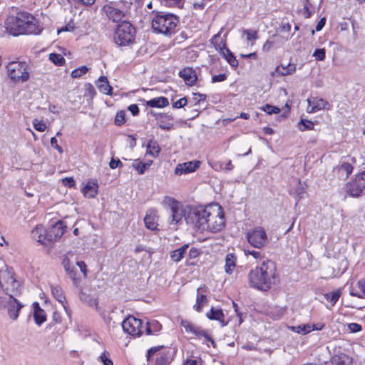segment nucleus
<instances>
[{"mask_svg":"<svg viewBox=\"0 0 365 365\" xmlns=\"http://www.w3.org/2000/svg\"><path fill=\"white\" fill-rule=\"evenodd\" d=\"M186 223L200 231H221L225 226L224 212L218 204L197 206L189 209Z\"/></svg>","mask_w":365,"mask_h":365,"instance_id":"1","label":"nucleus"},{"mask_svg":"<svg viewBox=\"0 0 365 365\" xmlns=\"http://www.w3.org/2000/svg\"><path fill=\"white\" fill-rule=\"evenodd\" d=\"M5 28L14 36L23 34L38 35L43 30L39 21L28 12H19L16 16H9L5 21Z\"/></svg>","mask_w":365,"mask_h":365,"instance_id":"2","label":"nucleus"},{"mask_svg":"<svg viewBox=\"0 0 365 365\" xmlns=\"http://www.w3.org/2000/svg\"><path fill=\"white\" fill-rule=\"evenodd\" d=\"M248 278L252 287L262 291L270 289L278 279L274 262L268 259L264 261L260 266L250 271Z\"/></svg>","mask_w":365,"mask_h":365,"instance_id":"3","label":"nucleus"},{"mask_svg":"<svg viewBox=\"0 0 365 365\" xmlns=\"http://www.w3.org/2000/svg\"><path fill=\"white\" fill-rule=\"evenodd\" d=\"M179 24V18L172 14L158 13L152 21V28L155 33L166 36L175 34Z\"/></svg>","mask_w":365,"mask_h":365,"instance_id":"4","label":"nucleus"},{"mask_svg":"<svg viewBox=\"0 0 365 365\" xmlns=\"http://www.w3.org/2000/svg\"><path fill=\"white\" fill-rule=\"evenodd\" d=\"M163 204L170 212L169 219L171 218L170 224L177 225L181 223L183 219L186 222L187 215L189 214V209L192 208V207H184L180 202L170 197H165Z\"/></svg>","mask_w":365,"mask_h":365,"instance_id":"5","label":"nucleus"},{"mask_svg":"<svg viewBox=\"0 0 365 365\" xmlns=\"http://www.w3.org/2000/svg\"><path fill=\"white\" fill-rule=\"evenodd\" d=\"M135 29L133 25L126 21H122L117 26L114 33V41L120 46H125L134 41Z\"/></svg>","mask_w":365,"mask_h":365,"instance_id":"6","label":"nucleus"},{"mask_svg":"<svg viewBox=\"0 0 365 365\" xmlns=\"http://www.w3.org/2000/svg\"><path fill=\"white\" fill-rule=\"evenodd\" d=\"M249 244L255 248L262 250L269 244V239L265 230L260 226L256 227L246 234Z\"/></svg>","mask_w":365,"mask_h":365,"instance_id":"7","label":"nucleus"},{"mask_svg":"<svg viewBox=\"0 0 365 365\" xmlns=\"http://www.w3.org/2000/svg\"><path fill=\"white\" fill-rule=\"evenodd\" d=\"M6 68L9 78L15 82H25L29 78V74L25 68V63L10 62Z\"/></svg>","mask_w":365,"mask_h":365,"instance_id":"8","label":"nucleus"},{"mask_svg":"<svg viewBox=\"0 0 365 365\" xmlns=\"http://www.w3.org/2000/svg\"><path fill=\"white\" fill-rule=\"evenodd\" d=\"M122 327L125 333L133 336H140L145 332L143 321L133 316H128L122 322Z\"/></svg>","mask_w":365,"mask_h":365,"instance_id":"9","label":"nucleus"},{"mask_svg":"<svg viewBox=\"0 0 365 365\" xmlns=\"http://www.w3.org/2000/svg\"><path fill=\"white\" fill-rule=\"evenodd\" d=\"M66 228V226L62 220H58L53 224L47 232L48 242H51L60 239L65 233Z\"/></svg>","mask_w":365,"mask_h":365,"instance_id":"10","label":"nucleus"},{"mask_svg":"<svg viewBox=\"0 0 365 365\" xmlns=\"http://www.w3.org/2000/svg\"><path fill=\"white\" fill-rule=\"evenodd\" d=\"M61 264L66 274L72 279L73 284L78 286L81 282V279L77 277L78 270L76 267L77 266L76 262H71L68 257H65Z\"/></svg>","mask_w":365,"mask_h":365,"instance_id":"11","label":"nucleus"},{"mask_svg":"<svg viewBox=\"0 0 365 365\" xmlns=\"http://www.w3.org/2000/svg\"><path fill=\"white\" fill-rule=\"evenodd\" d=\"M200 166V161L192 160L178 164L175 168V174L181 175L195 171Z\"/></svg>","mask_w":365,"mask_h":365,"instance_id":"12","label":"nucleus"},{"mask_svg":"<svg viewBox=\"0 0 365 365\" xmlns=\"http://www.w3.org/2000/svg\"><path fill=\"white\" fill-rule=\"evenodd\" d=\"M108 18L113 22H118L125 16V13L113 5H105L103 8Z\"/></svg>","mask_w":365,"mask_h":365,"instance_id":"13","label":"nucleus"},{"mask_svg":"<svg viewBox=\"0 0 365 365\" xmlns=\"http://www.w3.org/2000/svg\"><path fill=\"white\" fill-rule=\"evenodd\" d=\"M353 168L351 163L341 161L338 165L334 168L333 172L338 173L339 179L346 180L352 173Z\"/></svg>","mask_w":365,"mask_h":365,"instance_id":"14","label":"nucleus"},{"mask_svg":"<svg viewBox=\"0 0 365 365\" xmlns=\"http://www.w3.org/2000/svg\"><path fill=\"white\" fill-rule=\"evenodd\" d=\"M181 77L186 85L192 86L195 84L197 77L195 71L190 67H185L179 72Z\"/></svg>","mask_w":365,"mask_h":365,"instance_id":"15","label":"nucleus"},{"mask_svg":"<svg viewBox=\"0 0 365 365\" xmlns=\"http://www.w3.org/2000/svg\"><path fill=\"white\" fill-rule=\"evenodd\" d=\"M307 103L309 106L312 105L310 110H308L309 113H314L322 109H329V103L324 98L319 97H313L311 99H307Z\"/></svg>","mask_w":365,"mask_h":365,"instance_id":"16","label":"nucleus"},{"mask_svg":"<svg viewBox=\"0 0 365 365\" xmlns=\"http://www.w3.org/2000/svg\"><path fill=\"white\" fill-rule=\"evenodd\" d=\"M207 292L205 286L200 287L197 289L196 303L193 306V309L198 312L202 311V307L206 305L208 302L207 296L204 292Z\"/></svg>","mask_w":365,"mask_h":365,"instance_id":"17","label":"nucleus"},{"mask_svg":"<svg viewBox=\"0 0 365 365\" xmlns=\"http://www.w3.org/2000/svg\"><path fill=\"white\" fill-rule=\"evenodd\" d=\"M48 230L41 225H37L31 232V237L34 240L42 245H46L48 242L47 237Z\"/></svg>","mask_w":365,"mask_h":365,"instance_id":"18","label":"nucleus"},{"mask_svg":"<svg viewBox=\"0 0 365 365\" xmlns=\"http://www.w3.org/2000/svg\"><path fill=\"white\" fill-rule=\"evenodd\" d=\"M10 303L6 307H8V314L9 317L16 320L19 317V312L23 307L14 297L13 295H10Z\"/></svg>","mask_w":365,"mask_h":365,"instance_id":"19","label":"nucleus"},{"mask_svg":"<svg viewBox=\"0 0 365 365\" xmlns=\"http://www.w3.org/2000/svg\"><path fill=\"white\" fill-rule=\"evenodd\" d=\"M364 188L361 187V184L355 178L354 180L351 182H348L346 185V192L348 195L352 196V197H359L361 195V193L362 192Z\"/></svg>","mask_w":365,"mask_h":365,"instance_id":"20","label":"nucleus"},{"mask_svg":"<svg viewBox=\"0 0 365 365\" xmlns=\"http://www.w3.org/2000/svg\"><path fill=\"white\" fill-rule=\"evenodd\" d=\"M296 71V65L294 63H289L287 66H277L273 72H272V76H274L275 75L278 76H287L292 75Z\"/></svg>","mask_w":365,"mask_h":365,"instance_id":"21","label":"nucleus"},{"mask_svg":"<svg viewBox=\"0 0 365 365\" xmlns=\"http://www.w3.org/2000/svg\"><path fill=\"white\" fill-rule=\"evenodd\" d=\"M206 316L209 319L219 321L222 327L227 325V323L224 320L225 315L221 309H215L212 307L210 312L207 313Z\"/></svg>","mask_w":365,"mask_h":365,"instance_id":"22","label":"nucleus"},{"mask_svg":"<svg viewBox=\"0 0 365 365\" xmlns=\"http://www.w3.org/2000/svg\"><path fill=\"white\" fill-rule=\"evenodd\" d=\"M96 84L100 92L106 95H111L113 88L110 86L108 78L106 76H100L96 82Z\"/></svg>","mask_w":365,"mask_h":365,"instance_id":"23","label":"nucleus"},{"mask_svg":"<svg viewBox=\"0 0 365 365\" xmlns=\"http://www.w3.org/2000/svg\"><path fill=\"white\" fill-rule=\"evenodd\" d=\"M98 184L95 182H88L83 188L82 192L85 197L94 198L98 195Z\"/></svg>","mask_w":365,"mask_h":365,"instance_id":"24","label":"nucleus"},{"mask_svg":"<svg viewBox=\"0 0 365 365\" xmlns=\"http://www.w3.org/2000/svg\"><path fill=\"white\" fill-rule=\"evenodd\" d=\"M159 128L164 130H170L173 128V117L166 114H161L158 118Z\"/></svg>","mask_w":365,"mask_h":365,"instance_id":"25","label":"nucleus"},{"mask_svg":"<svg viewBox=\"0 0 365 365\" xmlns=\"http://www.w3.org/2000/svg\"><path fill=\"white\" fill-rule=\"evenodd\" d=\"M161 151L158 143L153 140H150L146 145V153L153 158H157Z\"/></svg>","mask_w":365,"mask_h":365,"instance_id":"26","label":"nucleus"},{"mask_svg":"<svg viewBox=\"0 0 365 365\" xmlns=\"http://www.w3.org/2000/svg\"><path fill=\"white\" fill-rule=\"evenodd\" d=\"M34 317L35 322L38 325L42 324L46 319V315L43 309H42L38 303L36 302L34 304Z\"/></svg>","mask_w":365,"mask_h":365,"instance_id":"27","label":"nucleus"},{"mask_svg":"<svg viewBox=\"0 0 365 365\" xmlns=\"http://www.w3.org/2000/svg\"><path fill=\"white\" fill-rule=\"evenodd\" d=\"M168 99L165 97L160 96L158 98H152L147 101L146 105L152 108H164L168 106Z\"/></svg>","mask_w":365,"mask_h":365,"instance_id":"28","label":"nucleus"},{"mask_svg":"<svg viewBox=\"0 0 365 365\" xmlns=\"http://www.w3.org/2000/svg\"><path fill=\"white\" fill-rule=\"evenodd\" d=\"M144 222L145 227L150 230H155L157 229V216L155 212H150L147 213L145 218Z\"/></svg>","mask_w":365,"mask_h":365,"instance_id":"29","label":"nucleus"},{"mask_svg":"<svg viewBox=\"0 0 365 365\" xmlns=\"http://www.w3.org/2000/svg\"><path fill=\"white\" fill-rule=\"evenodd\" d=\"M172 359L170 351H163L156 354L155 365H168L171 363Z\"/></svg>","mask_w":365,"mask_h":365,"instance_id":"30","label":"nucleus"},{"mask_svg":"<svg viewBox=\"0 0 365 365\" xmlns=\"http://www.w3.org/2000/svg\"><path fill=\"white\" fill-rule=\"evenodd\" d=\"M236 257L233 253H229L225 257V270L227 274H231L235 267Z\"/></svg>","mask_w":365,"mask_h":365,"instance_id":"31","label":"nucleus"},{"mask_svg":"<svg viewBox=\"0 0 365 365\" xmlns=\"http://www.w3.org/2000/svg\"><path fill=\"white\" fill-rule=\"evenodd\" d=\"M189 245L187 244H185L180 247V248L171 252L170 258L172 259V260L176 262L180 261L182 259Z\"/></svg>","mask_w":365,"mask_h":365,"instance_id":"32","label":"nucleus"},{"mask_svg":"<svg viewBox=\"0 0 365 365\" xmlns=\"http://www.w3.org/2000/svg\"><path fill=\"white\" fill-rule=\"evenodd\" d=\"M51 289L54 298L64 306V303L66 302V297L61 287L56 285L51 286Z\"/></svg>","mask_w":365,"mask_h":365,"instance_id":"33","label":"nucleus"},{"mask_svg":"<svg viewBox=\"0 0 365 365\" xmlns=\"http://www.w3.org/2000/svg\"><path fill=\"white\" fill-rule=\"evenodd\" d=\"M160 329L161 324L155 320L147 322L145 324V332L148 335L158 331Z\"/></svg>","mask_w":365,"mask_h":365,"instance_id":"34","label":"nucleus"},{"mask_svg":"<svg viewBox=\"0 0 365 365\" xmlns=\"http://www.w3.org/2000/svg\"><path fill=\"white\" fill-rule=\"evenodd\" d=\"M351 359L346 354L334 355L331 358V364L333 365H349Z\"/></svg>","mask_w":365,"mask_h":365,"instance_id":"35","label":"nucleus"},{"mask_svg":"<svg viewBox=\"0 0 365 365\" xmlns=\"http://www.w3.org/2000/svg\"><path fill=\"white\" fill-rule=\"evenodd\" d=\"M290 329L292 331L302 335L309 334L312 331L311 324H309L291 327Z\"/></svg>","mask_w":365,"mask_h":365,"instance_id":"36","label":"nucleus"},{"mask_svg":"<svg viewBox=\"0 0 365 365\" xmlns=\"http://www.w3.org/2000/svg\"><path fill=\"white\" fill-rule=\"evenodd\" d=\"M324 298L331 304V306L333 307L335 305L339 298L341 296V292L339 290H336L329 293H327L324 295Z\"/></svg>","mask_w":365,"mask_h":365,"instance_id":"37","label":"nucleus"},{"mask_svg":"<svg viewBox=\"0 0 365 365\" xmlns=\"http://www.w3.org/2000/svg\"><path fill=\"white\" fill-rule=\"evenodd\" d=\"M150 163H143L138 160H135L132 164V167L138 171V173L142 175L150 167Z\"/></svg>","mask_w":365,"mask_h":365,"instance_id":"38","label":"nucleus"},{"mask_svg":"<svg viewBox=\"0 0 365 365\" xmlns=\"http://www.w3.org/2000/svg\"><path fill=\"white\" fill-rule=\"evenodd\" d=\"M305 192V187L303 186L301 181H299L293 195L294 197L296 198L297 201L298 202L304 197Z\"/></svg>","mask_w":365,"mask_h":365,"instance_id":"39","label":"nucleus"},{"mask_svg":"<svg viewBox=\"0 0 365 365\" xmlns=\"http://www.w3.org/2000/svg\"><path fill=\"white\" fill-rule=\"evenodd\" d=\"M49 60L56 66H62L65 63L63 56L56 53L49 54Z\"/></svg>","mask_w":365,"mask_h":365,"instance_id":"40","label":"nucleus"},{"mask_svg":"<svg viewBox=\"0 0 365 365\" xmlns=\"http://www.w3.org/2000/svg\"><path fill=\"white\" fill-rule=\"evenodd\" d=\"M299 129L302 131L314 129V123L309 120L302 119L299 123Z\"/></svg>","mask_w":365,"mask_h":365,"instance_id":"41","label":"nucleus"},{"mask_svg":"<svg viewBox=\"0 0 365 365\" xmlns=\"http://www.w3.org/2000/svg\"><path fill=\"white\" fill-rule=\"evenodd\" d=\"M194 335L197 336L198 338L204 337L208 341H210L212 344H215L213 339L207 334L206 331L203 330L200 327L197 328L196 331L194 333Z\"/></svg>","mask_w":365,"mask_h":365,"instance_id":"42","label":"nucleus"},{"mask_svg":"<svg viewBox=\"0 0 365 365\" xmlns=\"http://www.w3.org/2000/svg\"><path fill=\"white\" fill-rule=\"evenodd\" d=\"M260 109L267 113L268 115H272L273 113L277 114L280 112L279 108L269 104H265L264 106H262Z\"/></svg>","mask_w":365,"mask_h":365,"instance_id":"43","label":"nucleus"},{"mask_svg":"<svg viewBox=\"0 0 365 365\" xmlns=\"http://www.w3.org/2000/svg\"><path fill=\"white\" fill-rule=\"evenodd\" d=\"M88 71V68L86 66H82L78 68L74 69L71 73V76L73 78H80L86 74Z\"/></svg>","mask_w":365,"mask_h":365,"instance_id":"44","label":"nucleus"},{"mask_svg":"<svg viewBox=\"0 0 365 365\" xmlns=\"http://www.w3.org/2000/svg\"><path fill=\"white\" fill-rule=\"evenodd\" d=\"M125 123V112L124 110H120L117 112L115 118V124L118 126H120Z\"/></svg>","mask_w":365,"mask_h":365,"instance_id":"45","label":"nucleus"},{"mask_svg":"<svg viewBox=\"0 0 365 365\" xmlns=\"http://www.w3.org/2000/svg\"><path fill=\"white\" fill-rule=\"evenodd\" d=\"M96 94V90L93 86L90 83H86L84 96L93 98Z\"/></svg>","mask_w":365,"mask_h":365,"instance_id":"46","label":"nucleus"},{"mask_svg":"<svg viewBox=\"0 0 365 365\" xmlns=\"http://www.w3.org/2000/svg\"><path fill=\"white\" fill-rule=\"evenodd\" d=\"M181 324L185 328V329L187 332H190L193 334H194L195 331H196L197 328L198 327L195 326L190 322L187 321V320H182L181 322Z\"/></svg>","mask_w":365,"mask_h":365,"instance_id":"47","label":"nucleus"},{"mask_svg":"<svg viewBox=\"0 0 365 365\" xmlns=\"http://www.w3.org/2000/svg\"><path fill=\"white\" fill-rule=\"evenodd\" d=\"M313 56L317 61H324L326 56V51L324 48H317L314 51Z\"/></svg>","mask_w":365,"mask_h":365,"instance_id":"48","label":"nucleus"},{"mask_svg":"<svg viewBox=\"0 0 365 365\" xmlns=\"http://www.w3.org/2000/svg\"><path fill=\"white\" fill-rule=\"evenodd\" d=\"M243 34L246 35L247 40L251 41V40H256L258 38L257 31H252V30H244Z\"/></svg>","mask_w":365,"mask_h":365,"instance_id":"49","label":"nucleus"},{"mask_svg":"<svg viewBox=\"0 0 365 365\" xmlns=\"http://www.w3.org/2000/svg\"><path fill=\"white\" fill-rule=\"evenodd\" d=\"M225 58L232 68H236L238 66V61L233 53H230L228 56H225Z\"/></svg>","mask_w":365,"mask_h":365,"instance_id":"50","label":"nucleus"},{"mask_svg":"<svg viewBox=\"0 0 365 365\" xmlns=\"http://www.w3.org/2000/svg\"><path fill=\"white\" fill-rule=\"evenodd\" d=\"M245 254L246 255L252 256L256 259H262L264 256V254L262 251L257 250H247V251H245Z\"/></svg>","mask_w":365,"mask_h":365,"instance_id":"51","label":"nucleus"},{"mask_svg":"<svg viewBox=\"0 0 365 365\" xmlns=\"http://www.w3.org/2000/svg\"><path fill=\"white\" fill-rule=\"evenodd\" d=\"M33 125L34 128L39 132H43L46 129V123L37 119L34 120Z\"/></svg>","mask_w":365,"mask_h":365,"instance_id":"52","label":"nucleus"},{"mask_svg":"<svg viewBox=\"0 0 365 365\" xmlns=\"http://www.w3.org/2000/svg\"><path fill=\"white\" fill-rule=\"evenodd\" d=\"M163 346H158L155 347L150 348L147 352V360L148 361H151L153 356L155 354H156L158 351L163 349Z\"/></svg>","mask_w":365,"mask_h":365,"instance_id":"53","label":"nucleus"},{"mask_svg":"<svg viewBox=\"0 0 365 365\" xmlns=\"http://www.w3.org/2000/svg\"><path fill=\"white\" fill-rule=\"evenodd\" d=\"M207 0H195L193 9L195 10H203L207 4Z\"/></svg>","mask_w":365,"mask_h":365,"instance_id":"54","label":"nucleus"},{"mask_svg":"<svg viewBox=\"0 0 365 365\" xmlns=\"http://www.w3.org/2000/svg\"><path fill=\"white\" fill-rule=\"evenodd\" d=\"M100 359L103 365H113L112 360L108 357V353L106 351L101 355Z\"/></svg>","mask_w":365,"mask_h":365,"instance_id":"55","label":"nucleus"},{"mask_svg":"<svg viewBox=\"0 0 365 365\" xmlns=\"http://www.w3.org/2000/svg\"><path fill=\"white\" fill-rule=\"evenodd\" d=\"M193 101H195V105L200 104V102L205 101L206 100L207 96L205 94L202 93H193Z\"/></svg>","mask_w":365,"mask_h":365,"instance_id":"56","label":"nucleus"},{"mask_svg":"<svg viewBox=\"0 0 365 365\" xmlns=\"http://www.w3.org/2000/svg\"><path fill=\"white\" fill-rule=\"evenodd\" d=\"M10 295L11 294H9L8 296L0 297V309H3L6 307L10 303Z\"/></svg>","mask_w":365,"mask_h":365,"instance_id":"57","label":"nucleus"},{"mask_svg":"<svg viewBox=\"0 0 365 365\" xmlns=\"http://www.w3.org/2000/svg\"><path fill=\"white\" fill-rule=\"evenodd\" d=\"M109 166L111 169H115L117 168L123 167V163L118 158H112L109 163Z\"/></svg>","mask_w":365,"mask_h":365,"instance_id":"58","label":"nucleus"},{"mask_svg":"<svg viewBox=\"0 0 365 365\" xmlns=\"http://www.w3.org/2000/svg\"><path fill=\"white\" fill-rule=\"evenodd\" d=\"M187 98L184 97L174 102L173 106L176 108H181L184 107L187 104Z\"/></svg>","mask_w":365,"mask_h":365,"instance_id":"59","label":"nucleus"},{"mask_svg":"<svg viewBox=\"0 0 365 365\" xmlns=\"http://www.w3.org/2000/svg\"><path fill=\"white\" fill-rule=\"evenodd\" d=\"M227 76L225 73L215 75L212 77V83L222 82L227 79Z\"/></svg>","mask_w":365,"mask_h":365,"instance_id":"60","label":"nucleus"},{"mask_svg":"<svg viewBox=\"0 0 365 365\" xmlns=\"http://www.w3.org/2000/svg\"><path fill=\"white\" fill-rule=\"evenodd\" d=\"M220 53L225 58V56H228L230 53H233L229 48L226 47L225 43H223L222 46L218 45Z\"/></svg>","mask_w":365,"mask_h":365,"instance_id":"61","label":"nucleus"},{"mask_svg":"<svg viewBox=\"0 0 365 365\" xmlns=\"http://www.w3.org/2000/svg\"><path fill=\"white\" fill-rule=\"evenodd\" d=\"M63 183L68 187H73L75 185V180L73 178H65L63 179Z\"/></svg>","mask_w":365,"mask_h":365,"instance_id":"62","label":"nucleus"},{"mask_svg":"<svg viewBox=\"0 0 365 365\" xmlns=\"http://www.w3.org/2000/svg\"><path fill=\"white\" fill-rule=\"evenodd\" d=\"M200 252L195 247H191L189 250L188 255L190 259H195L199 256Z\"/></svg>","mask_w":365,"mask_h":365,"instance_id":"63","label":"nucleus"},{"mask_svg":"<svg viewBox=\"0 0 365 365\" xmlns=\"http://www.w3.org/2000/svg\"><path fill=\"white\" fill-rule=\"evenodd\" d=\"M356 179L361 184V187L365 189V171L360 173L356 176Z\"/></svg>","mask_w":365,"mask_h":365,"instance_id":"64","label":"nucleus"}]
</instances>
